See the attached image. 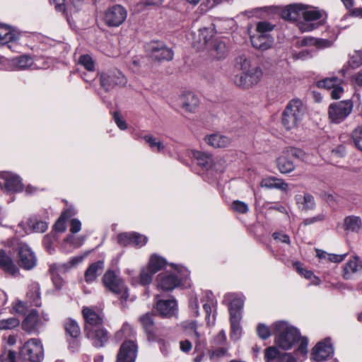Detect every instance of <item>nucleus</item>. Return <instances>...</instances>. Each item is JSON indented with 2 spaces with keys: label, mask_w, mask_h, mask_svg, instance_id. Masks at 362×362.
Instances as JSON below:
<instances>
[{
  "label": "nucleus",
  "mask_w": 362,
  "mask_h": 362,
  "mask_svg": "<svg viewBox=\"0 0 362 362\" xmlns=\"http://www.w3.org/2000/svg\"><path fill=\"white\" fill-rule=\"evenodd\" d=\"M273 334L275 335V343L281 349H290L300 339L298 330L284 321L274 323Z\"/></svg>",
  "instance_id": "1"
},
{
  "label": "nucleus",
  "mask_w": 362,
  "mask_h": 362,
  "mask_svg": "<svg viewBox=\"0 0 362 362\" xmlns=\"http://www.w3.org/2000/svg\"><path fill=\"white\" fill-rule=\"evenodd\" d=\"M305 114V107L301 100H291L286 105L282 115L284 127L291 130L296 128L302 122Z\"/></svg>",
  "instance_id": "2"
},
{
  "label": "nucleus",
  "mask_w": 362,
  "mask_h": 362,
  "mask_svg": "<svg viewBox=\"0 0 362 362\" xmlns=\"http://www.w3.org/2000/svg\"><path fill=\"white\" fill-rule=\"evenodd\" d=\"M104 286L111 292L120 296V299L127 300L129 298L128 289L124 281L112 270L107 271L103 277Z\"/></svg>",
  "instance_id": "3"
},
{
  "label": "nucleus",
  "mask_w": 362,
  "mask_h": 362,
  "mask_svg": "<svg viewBox=\"0 0 362 362\" xmlns=\"http://www.w3.org/2000/svg\"><path fill=\"white\" fill-rule=\"evenodd\" d=\"M303 156L300 149L286 147L276 159V167L281 173H288L295 169L292 158H300Z\"/></svg>",
  "instance_id": "4"
},
{
  "label": "nucleus",
  "mask_w": 362,
  "mask_h": 362,
  "mask_svg": "<svg viewBox=\"0 0 362 362\" xmlns=\"http://www.w3.org/2000/svg\"><path fill=\"white\" fill-rule=\"evenodd\" d=\"M353 104L349 100L332 103L329 107V119L332 122L339 124L351 114Z\"/></svg>",
  "instance_id": "5"
},
{
  "label": "nucleus",
  "mask_w": 362,
  "mask_h": 362,
  "mask_svg": "<svg viewBox=\"0 0 362 362\" xmlns=\"http://www.w3.org/2000/svg\"><path fill=\"white\" fill-rule=\"evenodd\" d=\"M21 356L31 362H40L44 357V350L40 341L36 339L28 340L21 349Z\"/></svg>",
  "instance_id": "6"
},
{
  "label": "nucleus",
  "mask_w": 362,
  "mask_h": 362,
  "mask_svg": "<svg viewBox=\"0 0 362 362\" xmlns=\"http://www.w3.org/2000/svg\"><path fill=\"white\" fill-rule=\"evenodd\" d=\"M177 100L180 107L189 113H195L200 103L198 96L190 90L182 91Z\"/></svg>",
  "instance_id": "7"
},
{
  "label": "nucleus",
  "mask_w": 362,
  "mask_h": 362,
  "mask_svg": "<svg viewBox=\"0 0 362 362\" xmlns=\"http://www.w3.org/2000/svg\"><path fill=\"white\" fill-rule=\"evenodd\" d=\"M127 82V78L120 71L103 73L100 75V86L108 91L115 86H124Z\"/></svg>",
  "instance_id": "8"
},
{
  "label": "nucleus",
  "mask_w": 362,
  "mask_h": 362,
  "mask_svg": "<svg viewBox=\"0 0 362 362\" xmlns=\"http://www.w3.org/2000/svg\"><path fill=\"white\" fill-rule=\"evenodd\" d=\"M127 16L126 9L119 5H116L105 12L104 21L108 26L117 27L124 23Z\"/></svg>",
  "instance_id": "9"
},
{
  "label": "nucleus",
  "mask_w": 362,
  "mask_h": 362,
  "mask_svg": "<svg viewBox=\"0 0 362 362\" xmlns=\"http://www.w3.org/2000/svg\"><path fill=\"white\" fill-rule=\"evenodd\" d=\"M362 274V259L358 256L352 257L342 267V277L346 280L355 279Z\"/></svg>",
  "instance_id": "10"
},
{
  "label": "nucleus",
  "mask_w": 362,
  "mask_h": 362,
  "mask_svg": "<svg viewBox=\"0 0 362 362\" xmlns=\"http://www.w3.org/2000/svg\"><path fill=\"white\" fill-rule=\"evenodd\" d=\"M214 36V32L210 28H202L194 36L193 47L199 51H206L209 48Z\"/></svg>",
  "instance_id": "11"
},
{
  "label": "nucleus",
  "mask_w": 362,
  "mask_h": 362,
  "mask_svg": "<svg viewBox=\"0 0 362 362\" xmlns=\"http://www.w3.org/2000/svg\"><path fill=\"white\" fill-rule=\"evenodd\" d=\"M343 80L337 77L326 78L317 82V86L321 88L332 90L331 97L332 99H339L341 98L344 89L341 86Z\"/></svg>",
  "instance_id": "12"
},
{
  "label": "nucleus",
  "mask_w": 362,
  "mask_h": 362,
  "mask_svg": "<svg viewBox=\"0 0 362 362\" xmlns=\"http://www.w3.org/2000/svg\"><path fill=\"white\" fill-rule=\"evenodd\" d=\"M137 346L133 341H124L117 354L116 362H134Z\"/></svg>",
  "instance_id": "13"
},
{
  "label": "nucleus",
  "mask_w": 362,
  "mask_h": 362,
  "mask_svg": "<svg viewBox=\"0 0 362 362\" xmlns=\"http://www.w3.org/2000/svg\"><path fill=\"white\" fill-rule=\"evenodd\" d=\"M333 354V348L329 339L317 343L313 349L311 359L315 361L326 360Z\"/></svg>",
  "instance_id": "14"
},
{
  "label": "nucleus",
  "mask_w": 362,
  "mask_h": 362,
  "mask_svg": "<svg viewBox=\"0 0 362 362\" xmlns=\"http://www.w3.org/2000/svg\"><path fill=\"white\" fill-rule=\"evenodd\" d=\"M188 156L195 159L197 164L205 169H209L212 166L216 168V163L218 162H224L222 158H216V160H214L211 154L196 150L189 151Z\"/></svg>",
  "instance_id": "15"
},
{
  "label": "nucleus",
  "mask_w": 362,
  "mask_h": 362,
  "mask_svg": "<svg viewBox=\"0 0 362 362\" xmlns=\"http://www.w3.org/2000/svg\"><path fill=\"white\" fill-rule=\"evenodd\" d=\"M151 57L157 61H169L173 59V51L162 42H151L149 45Z\"/></svg>",
  "instance_id": "16"
},
{
  "label": "nucleus",
  "mask_w": 362,
  "mask_h": 362,
  "mask_svg": "<svg viewBox=\"0 0 362 362\" xmlns=\"http://www.w3.org/2000/svg\"><path fill=\"white\" fill-rule=\"evenodd\" d=\"M18 264L25 269H31L36 264V259L30 247L26 245H21L18 251Z\"/></svg>",
  "instance_id": "17"
},
{
  "label": "nucleus",
  "mask_w": 362,
  "mask_h": 362,
  "mask_svg": "<svg viewBox=\"0 0 362 362\" xmlns=\"http://www.w3.org/2000/svg\"><path fill=\"white\" fill-rule=\"evenodd\" d=\"M118 243L121 245L126 246L127 245H133L135 246H143L147 243V238L143 235L133 233H121L117 238Z\"/></svg>",
  "instance_id": "18"
},
{
  "label": "nucleus",
  "mask_w": 362,
  "mask_h": 362,
  "mask_svg": "<svg viewBox=\"0 0 362 362\" xmlns=\"http://www.w3.org/2000/svg\"><path fill=\"white\" fill-rule=\"evenodd\" d=\"M87 337L92 341L95 346L101 347L107 341V332L100 326L86 330Z\"/></svg>",
  "instance_id": "19"
},
{
  "label": "nucleus",
  "mask_w": 362,
  "mask_h": 362,
  "mask_svg": "<svg viewBox=\"0 0 362 362\" xmlns=\"http://www.w3.org/2000/svg\"><path fill=\"white\" fill-rule=\"evenodd\" d=\"M207 52L212 59H222L227 56L228 49L224 42L216 39L213 40Z\"/></svg>",
  "instance_id": "20"
},
{
  "label": "nucleus",
  "mask_w": 362,
  "mask_h": 362,
  "mask_svg": "<svg viewBox=\"0 0 362 362\" xmlns=\"http://www.w3.org/2000/svg\"><path fill=\"white\" fill-rule=\"evenodd\" d=\"M158 281V287L163 291L173 290L180 283V279L175 275L167 273L159 274Z\"/></svg>",
  "instance_id": "21"
},
{
  "label": "nucleus",
  "mask_w": 362,
  "mask_h": 362,
  "mask_svg": "<svg viewBox=\"0 0 362 362\" xmlns=\"http://www.w3.org/2000/svg\"><path fill=\"white\" fill-rule=\"evenodd\" d=\"M204 141L206 144L215 148H226L231 143L229 137L219 134L206 135L204 137Z\"/></svg>",
  "instance_id": "22"
},
{
  "label": "nucleus",
  "mask_w": 362,
  "mask_h": 362,
  "mask_svg": "<svg viewBox=\"0 0 362 362\" xmlns=\"http://www.w3.org/2000/svg\"><path fill=\"white\" fill-rule=\"evenodd\" d=\"M83 315L86 320L85 331L88 329V327L91 329L100 326L102 324V318L100 315L91 308H83Z\"/></svg>",
  "instance_id": "23"
},
{
  "label": "nucleus",
  "mask_w": 362,
  "mask_h": 362,
  "mask_svg": "<svg viewBox=\"0 0 362 362\" xmlns=\"http://www.w3.org/2000/svg\"><path fill=\"white\" fill-rule=\"evenodd\" d=\"M19 39L18 32L12 27L0 23V44L16 42Z\"/></svg>",
  "instance_id": "24"
},
{
  "label": "nucleus",
  "mask_w": 362,
  "mask_h": 362,
  "mask_svg": "<svg viewBox=\"0 0 362 362\" xmlns=\"http://www.w3.org/2000/svg\"><path fill=\"white\" fill-rule=\"evenodd\" d=\"M304 5L291 4L285 7L281 13L282 18L287 21H297L303 16Z\"/></svg>",
  "instance_id": "25"
},
{
  "label": "nucleus",
  "mask_w": 362,
  "mask_h": 362,
  "mask_svg": "<svg viewBox=\"0 0 362 362\" xmlns=\"http://www.w3.org/2000/svg\"><path fill=\"white\" fill-rule=\"evenodd\" d=\"M251 42L256 49L267 50L272 47L273 39L269 34L257 33L251 37Z\"/></svg>",
  "instance_id": "26"
},
{
  "label": "nucleus",
  "mask_w": 362,
  "mask_h": 362,
  "mask_svg": "<svg viewBox=\"0 0 362 362\" xmlns=\"http://www.w3.org/2000/svg\"><path fill=\"white\" fill-rule=\"evenodd\" d=\"M176 302L174 300H159L156 303V308L163 317H171L176 313Z\"/></svg>",
  "instance_id": "27"
},
{
  "label": "nucleus",
  "mask_w": 362,
  "mask_h": 362,
  "mask_svg": "<svg viewBox=\"0 0 362 362\" xmlns=\"http://www.w3.org/2000/svg\"><path fill=\"white\" fill-rule=\"evenodd\" d=\"M261 187L267 189H278L284 192H287L288 185L283 180L275 177H268L263 179L260 183Z\"/></svg>",
  "instance_id": "28"
},
{
  "label": "nucleus",
  "mask_w": 362,
  "mask_h": 362,
  "mask_svg": "<svg viewBox=\"0 0 362 362\" xmlns=\"http://www.w3.org/2000/svg\"><path fill=\"white\" fill-rule=\"evenodd\" d=\"M343 226L345 230L357 233L362 228V221L359 216H348L344 218Z\"/></svg>",
  "instance_id": "29"
},
{
  "label": "nucleus",
  "mask_w": 362,
  "mask_h": 362,
  "mask_svg": "<svg viewBox=\"0 0 362 362\" xmlns=\"http://www.w3.org/2000/svg\"><path fill=\"white\" fill-rule=\"evenodd\" d=\"M296 204L298 208L302 211L313 210L315 207V201L314 197L310 194L304 195H297L296 197Z\"/></svg>",
  "instance_id": "30"
},
{
  "label": "nucleus",
  "mask_w": 362,
  "mask_h": 362,
  "mask_svg": "<svg viewBox=\"0 0 362 362\" xmlns=\"http://www.w3.org/2000/svg\"><path fill=\"white\" fill-rule=\"evenodd\" d=\"M40 325L41 322L37 312L32 310L23 320L22 327L25 331L30 332L35 330Z\"/></svg>",
  "instance_id": "31"
},
{
  "label": "nucleus",
  "mask_w": 362,
  "mask_h": 362,
  "mask_svg": "<svg viewBox=\"0 0 362 362\" xmlns=\"http://www.w3.org/2000/svg\"><path fill=\"white\" fill-rule=\"evenodd\" d=\"M1 188L7 192H18L22 190L23 185L19 177L9 175L5 178V183Z\"/></svg>",
  "instance_id": "32"
},
{
  "label": "nucleus",
  "mask_w": 362,
  "mask_h": 362,
  "mask_svg": "<svg viewBox=\"0 0 362 362\" xmlns=\"http://www.w3.org/2000/svg\"><path fill=\"white\" fill-rule=\"evenodd\" d=\"M235 66L242 71L249 70L253 66H257L254 64L252 57L245 53L241 54L235 58Z\"/></svg>",
  "instance_id": "33"
},
{
  "label": "nucleus",
  "mask_w": 362,
  "mask_h": 362,
  "mask_svg": "<svg viewBox=\"0 0 362 362\" xmlns=\"http://www.w3.org/2000/svg\"><path fill=\"white\" fill-rule=\"evenodd\" d=\"M104 268L103 261H98L97 262L91 264L87 269L85 273V279L87 282L93 281L98 272H101Z\"/></svg>",
  "instance_id": "34"
},
{
  "label": "nucleus",
  "mask_w": 362,
  "mask_h": 362,
  "mask_svg": "<svg viewBox=\"0 0 362 362\" xmlns=\"http://www.w3.org/2000/svg\"><path fill=\"white\" fill-rule=\"evenodd\" d=\"M0 267L13 275L18 272V268L14 264L11 257L6 255L3 251H0Z\"/></svg>",
  "instance_id": "35"
},
{
  "label": "nucleus",
  "mask_w": 362,
  "mask_h": 362,
  "mask_svg": "<svg viewBox=\"0 0 362 362\" xmlns=\"http://www.w3.org/2000/svg\"><path fill=\"white\" fill-rule=\"evenodd\" d=\"M202 302L203 308L206 314V317H209L212 312V308L216 305V300L211 292L206 291L204 293Z\"/></svg>",
  "instance_id": "36"
},
{
  "label": "nucleus",
  "mask_w": 362,
  "mask_h": 362,
  "mask_svg": "<svg viewBox=\"0 0 362 362\" xmlns=\"http://www.w3.org/2000/svg\"><path fill=\"white\" fill-rule=\"evenodd\" d=\"M240 320L241 316L236 314H233V316H230L231 338L235 340L238 339L241 334Z\"/></svg>",
  "instance_id": "37"
},
{
  "label": "nucleus",
  "mask_w": 362,
  "mask_h": 362,
  "mask_svg": "<svg viewBox=\"0 0 362 362\" xmlns=\"http://www.w3.org/2000/svg\"><path fill=\"white\" fill-rule=\"evenodd\" d=\"M165 265V261L164 259L158 257L156 255H153L151 257L148 265V270H149L151 274H156L159 270H160Z\"/></svg>",
  "instance_id": "38"
},
{
  "label": "nucleus",
  "mask_w": 362,
  "mask_h": 362,
  "mask_svg": "<svg viewBox=\"0 0 362 362\" xmlns=\"http://www.w3.org/2000/svg\"><path fill=\"white\" fill-rule=\"evenodd\" d=\"M244 71L250 79L253 86L257 84L260 81L263 76L262 69L259 66H253L249 69V70H246Z\"/></svg>",
  "instance_id": "39"
},
{
  "label": "nucleus",
  "mask_w": 362,
  "mask_h": 362,
  "mask_svg": "<svg viewBox=\"0 0 362 362\" xmlns=\"http://www.w3.org/2000/svg\"><path fill=\"white\" fill-rule=\"evenodd\" d=\"M12 65L16 68L24 69L31 67L33 64V60L29 56H22L13 59L11 60Z\"/></svg>",
  "instance_id": "40"
},
{
  "label": "nucleus",
  "mask_w": 362,
  "mask_h": 362,
  "mask_svg": "<svg viewBox=\"0 0 362 362\" xmlns=\"http://www.w3.org/2000/svg\"><path fill=\"white\" fill-rule=\"evenodd\" d=\"M303 44L305 46L315 45L319 48L327 47L331 45L330 41L324 39H316L311 37H305Z\"/></svg>",
  "instance_id": "41"
},
{
  "label": "nucleus",
  "mask_w": 362,
  "mask_h": 362,
  "mask_svg": "<svg viewBox=\"0 0 362 362\" xmlns=\"http://www.w3.org/2000/svg\"><path fill=\"white\" fill-rule=\"evenodd\" d=\"M234 83L243 88H249L253 86L250 79L245 71H242L241 74L236 75L233 79Z\"/></svg>",
  "instance_id": "42"
},
{
  "label": "nucleus",
  "mask_w": 362,
  "mask_h": 362,
  "mask_svg": "<svg viewBox=\"0 0 362 362\" xmlns=\"http://www.w3.org/2000/svg\"><path fill=\"white\" fill-rule=\"evenodd\" d=\"M293 266L296 271L305 279L313 280V283L314 284L317 285L320 284V280L314 276L313 273L311 271L306 270L305 268H303L300 262H295Z\"/></svg>",
  "instance_id": "43"
},
{
  "label": "nucleus",
  "mask_w": 362,
  "mask_h": 362,
  "mask_svg": "<svg viewBox=\"0 0 362 362\" xmlns=\"http://www.w3.org/2000/svg\"><path fill=\"white\" fill-rule=\"evenodd\" d=\"M322 16V13L320 11L316 8L308 9L304 6L302 16L304 20L313 22L321 18Z\"/></svg>",
  "instance_id": "44"
},
{
  "label": "nucleus",
  "mask_w": 362,
  "mask_h": 362,
  "mask_svg": "<svg viewBox=\"0 0 362 362\" xmlns=\"http://www.w3.org/2000/svg\"><path fill=\"white\" fill-rule=\"evenodd\" d=\"M183 327L188 334H193L197 339V346H201L202 341H201V335L197 331V325L194 322H185Z\"/></svg>",
  "instance_id": "45"
},
{
  "label": "nucleus",
  "mask_w": 362,
  "mask_h": 362,
  "mask_svg": "<svg viewBox=\"0 0 362 362\" xmlns=\"http://www.w3.org/2000/svg\"><path fill=\"white\" fill-rule=\"evenodd\" d=\"M65 329L66 332L73 338L78 337L81 333L78 324L73 320H68L66 322Z\"/></svg>",
  "instance_id": "46"
},
{
  "label": "nucleus",
  "mask_w": 362,
  "mask_h": 362,
  "mask_svg": "<svg viewBox=\"0 0 362 362\" xmlns=\"http://www.w3.org/2000/svg\"><path fill=\"white\" fill-rule=\"evenodd\" d=\"M243 307V300L240 298H235L229 305L230 315L233 316V314H236L238 316H241L240 311Z\"/></svg>",
  "instance_id": "47"
},
{
  "label": "nucleus",
  "mask_w": 362,
  "mask_h": 362,
  "mask_svg": "<svg viewBox=\"0 0 362 362\" xmlns=\"http://www.w3.org/2000/svg\"><path fill=\"white\" fill-rule=\"evenodd\" d=\"M143 139L147 143L152 149H156L157 151L160 152L164 149V145L163 142L158 140L156 137L151 135H146L143 137Z\"/></svg>",
  "instance_id": "48"
},
{
  "label": "nucleus",
  "mask_w": 362,
  "mask_h": 362,
  "mask_svg": "<svg viewBox=\"0 0 362 362\" xmlns=\"http://www.w3.org/2000/svg\"><path fill=\"white\" fill-rule=\"evenodd\" d=\"M20 325V320L16 317L0 320V330L11 329L18 327Z\"/></svg>",
  "instance_id": "49"
},
{
  "label": "nucleus",
  "mask_w": 362,
  "mask_h": 362,
  "mask_svg": "<svg viewBox=\"0 0 362 362\" xmlns=\"http://www.w3.org/2000/svg\"><path fill=\"white\" fill-rule=\"evenodd\" d=\"M351 138L355 146L362 151V126L357 127L352 132Z\"/></svg>",
  "instance_id": "50"
},
{
  "label": "nucleus",
  "mask_w": 362,
  "mask_h": 362,
  "mask_svg": "<svg viewBox=\"0 0 362 362\" xmlns=\"http://www.w3.org/2000/svg\"><path fill=\"white\" fill-rule=\"evenodd\" d=\"M349 63L351 66L354 68L362 66V49L354 51L350 55Z\"/></svg>",
  "instance_id": "51"
},
{
  "label": "nucleus",
  "mask_w": 362,
  "mask_h": 362,
  "mask_svg": "<svg viewBox=\"0 0 362 362\" xmlns=\"http://www.w3.org/2000/svg\"><path fill=\"white\" fill-rule=\"evenodd\" d=\"M140 321L148 333H151L153 327V315L150 313H146L141 317Z\"/></svg>",
  "instance_id": "52"
},
{
  "label": "nucleus",
  "mask_w": 362,
  "mask_h": 362,
  "mask_svg": "<svg viewBox=\"0 0 362 362\" xmlns=\"http://www.w3.org/2000/svg\"><path fill=\"white\" fill-rule=\"evenodd\" d=\"M29 226L36 233H44L47 228V223L46 222L37 219H30Z\"/></svg>",
  "instance_id": "53"
},
{
  "label": "nucleus",
  "mask_w": 362,
  "mask_h": 362,
  "mask_svg": "<svg viewBox=\"0 0 362 362\" xmlns=\"http://www.w3.org/2000/svg\"><path fill=\"white\" fill-rule=\"evenodd\" d=\"M71 216V212L67 211L64 212L54 224V229L58 232L66 230V219Z\"/></svg>",
  "instance_id": "54"
},
{
  "label": "nucleus",
  "mask_w": 362,
  "mask_h": 362,
  "mask_svg": "<svg viewBox=\"0 0 362 362\" xmlns=\"http://www.w3.org/2000/svg\"><path fill=\"white\" fill-rule=\"evenodd\" d=\"M78 63L89 71H94L95 65L92 57L88 54L82 55L78 59Z\"/></svg>",
  "instance_id": "55"
},
{
  "label": "nucleus",
  "mask_w": 362,
  "mask_h": 362,
  "mask_svg": "<svg viewBox=\"0 0 362 362\" xmlns=\"http://www.w3.org/2000/svg\"><path fill=\"white\" fill-rule=\"evenodd\" d=\"M321 24L322 23H314L311 21H308L303 19V21L298 23V28L301 30V32H309L315 29Z\"/></svg>",
  "instance_id": "56"
},
{
  "label": "nucleus",
  "mask_w": 362,
  "mask_h": 362,
  "mask_svg": "<svg viewBox=\"0 0 362 362\" xmlns=\"http://www.w3.org/2000/svg\"><path fill=\"white\" fill-rule=\"evenodd\" d=\"M154 274L148 270V267L143 268L140 272V282L142 285H148L151 283L152 276Z\"/></svg>",
  "instance_id": "57"
},
{
  "label": "nucleus",
  "mask_w": 362,
  "mask_h": 362,
  "mask_svg": "<svg viewBox=\"0 0 362 362\" xmlns=\"http://www.w3.org/2000/svg\"><path fill=\"white\" fill-rule=\"evenodd\" d=\"M33 289V293H28L27 296L30 299L32 305L39 306L40 305V296L38 286L34 285Z\"/></svg>",
  "instance_id": "58"
},
{
  "label": "nucleus",
  "mask_w": 362,
  "mask_h": 362,
  "mask_svg": "<svg viewBox=\"0 0 362 362\" xmlns=\"http://www.w3.org/2000/svg\"><path fill=\"white\" fill-rule=\"evenodd\" d=\"M231 207L234 211L240 214H245L249 209L247 204L240 201H234Z\"/></svg>",
  "instance_id": "59"
},
{
  "label": "nucleus",
  "mask_w": 362,
  "mask_h": 362,
  "mask_svg": "<svg viewBox=\"0 0 362 362\" xmlns=\"http://www.w3.org/2000/svg\"><path fill=\"white\" fill-rule=\"evenodd\" d=\"M273 25L268 22H259L257 25L256 31L259 34H267V32L272 30Z\"/></svg>",
  "instance_id": "60"
},
{
  "label": "nucleus",
  "mask_w": 362,
  "mask_h": 362,
  "mask_svg": "<svg viewBox=\"0 0 362 362\" xmlns=\"http://www.w3.org/2000/svg\"><path fill=\"white\" fill-rule=\"evenodd\" d=\"M278 353V350L274 346H270L266 349L264 351V358L266 361L270 362L274 360L275 358H276Z\"/></svg>",
  "instance_id": "61"
},
{
  "label": "nucleus",
  "mask_w": 362,
  "mask_h": 362,
  "mask_svg": "<svg viewBox=\"0 0 362 362\" xmlns=\"http://www.w3.org/2000/svg\"><path fill=\"white\" fill-rule=\"evenodd\" d=\"M112 117L115 124L121 130H125L127 129V124L125 120L119 112H115Z\"/></svg>",
  "instance_id": "62"
},
{
  "label": "nucleus",
  "mask_w": 362,
  "mask_h": 362,
  "mask_svg": "<svg viewBox=\"0 0 362 362\" xmlns=\"http://www.w3.org/2000/svg\"><path fill=\"white\" fill-rule=\"evenodd\" d=\"M257 332L259 337L262 339H266L271 335L270 329L264 325L260 324L257 328Z\"/></svg>",
  "instance_id": "63"
},
{
  "label": "nucleus",
  "mask_w": 362,
  "mask_h": 362,
  "mask_svg": "<svg viewBox=\"0 0 362 362\" xmlns=\"http://www.w3.org/2000/svg\"><path fill=\"white\" fill-rule=\"evenodd\" d=\"M13 309L16 313L24 315L26 313L28 309V305L26 303L23 301H17L13 306Z\"/></svg>",
  "instance_id": "64"
}]
</instances>
